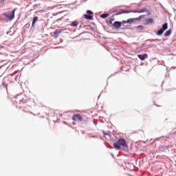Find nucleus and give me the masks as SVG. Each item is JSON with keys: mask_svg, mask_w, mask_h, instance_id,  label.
<instances>
[{"mask_svg": "<svg viewBox=\"0 0 176 176\" xmlns=\"http://www.w3.org/2000/svg\"><path fill=\"white\" fill-rule=\"evenodd\" d=\"M113 146L117 151H120L122 148H127V143L124 139L120 138L116 142L113 143Z\"/></svg>", "mask_w": 176, "mask_h": 176, "instance_id": "f257e3e1", "label": "nucleus"}, {"mask_svg": "<svg viewBox=\"0 0 176 176\" xmlns=\"http://www.w3.org/2000/svg\"><path fill=\"white\" fill-rule=\"evenodd\" d=\"M146 12V8H142L141 10H120L116 12V14H123L124 13H145Z\"/></svg>", "mask_w": 176, "mask_h": 176, "instance_id": "f03ea898", "label": "nucleus"}, {"mask_svg": "<svg viewBox=\"0 0 176 176\" xmlns=\"http://www.w3.org/2000/svg\"><path fill=\"white\" fill-rule=\"evenodd\" d=\"M168 28V25L167 24V23H164L162 25V28L157 32V35L158 36L163 35V32H164V31H166V30H167Z\"/></svg>", "mask_w": 176, "mask_h": 176, "instance_id": "7ed1b4c3", "label": "nucleus"}, {"mask_svg": "<svg viewBox=\"0 0 176 176\" xmlns=\"http://www.w3.org/2000/svg\"><path fill=\"white\" fill-rule=\"evenodd\" d=\"M87 14L84 15L85 19L87 20H93V14H94V13H93L92 11L87 10Z\"/></svg>", "mask_w": 176, "mask_h": 176, "instance_id": "20e7f679", "label": "nucleus"}, {"mask_svg": "<svg viewBox=\"0 0 176 176\" xmlns=\"http://www.w3.org/2000/svg\"><path fill=\"white\" fill-rule=\"evenodd\" d=\"M72 120H74V122H82L83 118H82V116H80V114H74L72 117Z\"/></svg>", "mask_w": 176, "mask_h": 176, "instance_id": "39448f33", "label": "nucleus"}, {"mask_svg": "<svg viewBox=\"0 0 176 176\" xmlns=\"http://www.w3.org/2000/svg\"><path fill=\"white\" fill-rule=\"evenodd\" d=\"M16 12V9H14L12 13L6 14V19L7 20H10V21H12V19H14V12Z\"/></svg>", "mask_w": 176, "mask_h": 176, "instance_id": "423d86ee", "label": "nucleus"}, {"mask_svg": "<svg viewBox=\"0 0 176 176\" xmlns=\"http://www.w3.org/2000/svg\"><path fill=\"white\" fill-rule=\"evenodd\" d=\"M63 32V29H58L56 30L55 32H53L52 36H54V38H58V36L60 35V34H61Z\"/></svg>", "mask_w": 176, "mask_h": 176, "instance_id": "0eeeda50", "label": "nucleus"}, {"mask_svg": "<svg viewBox=\"0 0 176 176\" xmlns=\"http://www.w3.org/2000/svg\"><path fill=\"white\" fill-rule=\"evenodd\" d=\"M122 27V22L115 21L113 24V28H116V30H119Z\"/></svg>", "mask_w": 176, "mask_h": 176, "instance_id": "6e6552de", "label": "nucleus"}, {"mask_svg": "<svg viewBox=\"0 0 176 176\" xmlns=\"http://www.w3.org/2000/svg\"><path fill=\"white\" fill-rule=\"evenodd\" d=\"M138 58L142 60V61H144V60H146V58H148V54H138Z\"/></svg>", "mask_w": 176, "mask_h": 176, "instance_id": "1a4fd4ad", "label": "nucleus"}, {"mask_svg": "<svg viewBox=\"0 0 176 176\" xmlns=\"http://www.w3.org/2000/svg\"><path fill=\"white\" fill-rule=\"evenodd\" d=\"M135 18H131V19H127L126 21V23L127 24H133V23H135Z\"/></svg>", "mask_w": 176, "mask_h": 176, "instance_id": "9d476101", "label": "nucleus"}, {"mask_svg": "<svg viewBox=\"0 0 176 176\" xmlns=\"http://www.w3.org/2000/svg\"><path fill=\"white\" fill-rule=\"evenodd\" d=\"M36 21H38V16H35L33 19L32 23V27H34L35 25V23H36Z\"/></svg>", "mask_w": 176, "mask_h": 176, "instance_id": "9b49d317", "label": "nucleus"}, {"mask_svg": "<svg viewBox=\"0 0 176 176\" xmlns=\"http://www.w3.org/2000/svg\"><path fill=\"white\" fill-rule=\"evenodd\" d=\"M71 25L72 27H76L77 25H79V22L74 21L72 22Z\"/></svg>", "mask_w": 176, "mask_h": 176, "instance_id": "f8f14e48", "label": "nucleus"}, {"mask_svg": "<svg viewBox=\"0 0 176 176\" xmlns=\"http://www.w3.org/2000/svg\"><path fill=\"white\" fill-rule=\"evenodd\" d=\"M171 35V29H169L164 33V36H170Z\"/></svg>", "mask_w": 176, "mask_h": 176, "instance_id": "ddd939ff", "label": "nucleus"}, {"mask_svg": "<svg viewBox=\"0 0 176 176\" xmlns=\"http://www.w3.org/2000/svg\"><path fill=\"white\" fill-rule=\"evenodd\" d=\"M152 23H153V19L152 18L146 20V24H152Z\"/></svg>", "mask_w": 176, "mask_h": 176, "instance_id": "4468645a", "label": "nucleus"}, {"mask_svg": "<svg viewBox=\"0 0 176 176\" xmlns=\"http://www.w3.org/2000/svg\"><path fill=\"white\" fill-rule=\"evenodd\" d=\"M114 20H115V18H113V16L110 17V18L108 19V23H109V24H112V22L114 21Z\"/></svg>", "mask_w": 176, "mask_h": 176, "instance_id": "2eb2a0df", "label": "nucleus"}, {"mask_svg": "<svg viewBox=\"0 0 176 176\" xmlns=\"http://www.w3.org/2000/svg\"><path fill=\"white\" fill-rule=\"evenodd\" d=\"M108 16H109V14H102L100 15L101 19H107V17H108Z\"/></svg>", "mask_w": 176, "mask_h": 176, "instance_id": "dca6fc26", "label": "nucleus"}, {"mask_svg": "<svg viewBox=\"0 0 176 176\" xmlns=\"http://www.w3.org/2000/svg\"><path fill=\"white\" fill-rule=\"evenodd\" d=\"M142 19H144V15H141L138 18H135V21L142 20Z\"/></svg>", "mask_w": 176, "mask_h": 176, "instance_id": "f3484780", "label": "nucleus"}, {"mask_svg": "<svg viewBox=\"0 0 176 176\" xmlns=\"http://www.w3.org/2000/svg\"><path fill=\"white\" fill-rule=\"evenodd\" d=\"M137 28H140V30H144V26L139 25V26H137Z\"/></svg>", "mask_w": 176, "mask_h": 176, "instance_id": "a211bd4d", "label": "nucleus"}, {"mask_svg": "<svg viewBox=\"0 0 176 176\" xmlns=\"http://www.w3.org/2000/svg\"><path fill=\"white\" fill-rule=\"evenodd\" d=\"M104 137H105V138H109V135L105 133V134H104Z\"/></svg>", "mask_w": 176, "mask_h": 176, "instance_id": "6ab92c4d", "label": "nucleus"}, {"mask_svg": "<svg viewBox=\"0 0 176 176\" xmlns=\"http://www.w3.org/2000/svg\"><path fill=\"white\" fill-rule=\"evenodd\" d=\"M3 86L4 87H6V89H8V85H7L6 83H3Z\"/></svg>", "mask_w": 176, "mask_h": 176, "instance_id": "aec40b11", "label": "nucleus"}, {"mask_svg": "<svg viewBox=\"0 0 176 176\" xmlns=\"http://www.w3.org/2000/svg\"><path fill=\"white\" fill-rule=\"evenodd\" d=\"M122 24H126L127 23V21H122Z\"/></svg>", "mask_w": 176, "mask_h": 176, "instance_id": "412c9836", "label": "nucleus"}]
</instances>
